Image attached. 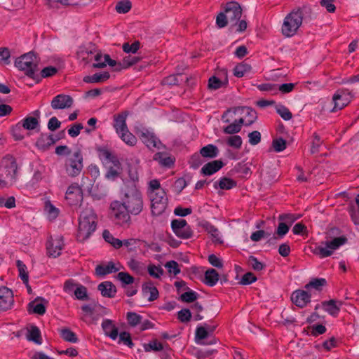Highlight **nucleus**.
<instances>
[{"label": "nucleus", "instance_id": "1", "mask_svg": "<svg viewBox=\"0 0 359 359\" xmlns=\"http://www.w3.org/2000/svg\"><path fill=\"white\" fill-rule=\"evenodd\" d=\"M96 215L91 208L82 210L79 219L76 238L80 242H84L96 229Z\"/></svg>", "mask_w": 359, "mask_h": 359}, {"label": "nucleus", "instance_id": "2", "mask_svg": "<svg viewBox=\"0 0 359 359\" xmlns=\"http://www.w3.org/2000/svg\"><path fill=\"white\" fill-rule=\"evenodd\" d=\"M309 11V8L304 7L294 9L288 13L283 20L281 27L282 34L286 37L295 35Z\"/></svg>", "mask_w": 359, "mask_h": 359}, {"label": "nucleus", "instance_id": "3", "mask_svg": "<svg viewBox=\"0 0 359 359\" xmlns=\"http://www.w3.org/2000/svg\"><path fill=\"white\" fill-rule=\"evenodd\" d=\"M17 163L12 156H6L0 163V189L9 187L17 180Z\"/></svg>", "mask_w": 359, "mask_h": 359}, {"label": "nucleus", "instance_id": "4", "mask_svg": "<svg viewBox=\"0 0 359 359\" xmlns=\"http://www.w3.org/2000/svg\"><path fill=\"white\" fill-rule=\"evenodd\" d=\"M242 16V8L236 1L227 2L224 6V11L220 12L216 18V24L219 28H223L228 23L237 25Z\"/></svg>", "mask_w": 359, "mask_h": 359}, {"label": "nucleus", "instance_id": "5", "mask_svg": "<svg viewBox=\"0 0 359 359\" xmlns=\"http://www.w3.org/2000/svg\"><path fill=\"white\" fill-rule=\"evenodd\" d=\"M38 64L39 60L32 52L24 54L15 61V65L19 70L37 81H39V76L36 74L39 70Z\"/></svg>", "mask_w": 359, "mask_h": 359}, {"label": "nucleus", "instance_id": "6", "mask_svg": "<svg viewBox=\"0 0 359 359\" xmlns=\"http://www.w3.org/2000/svg\"><path fill=\"white\" fill-rule=\"evenodd\" d=\"M130 214L139 215L143 209V201L140 191L133 186L125 194L123 203Z\"/></svg>", "mask_w": 359, "mask_h": 359}, {"label": "nucleus", "instance_id": "7", "mask_svg": "<svg viewBox=\"0 0 359 359\" xmlns=\"http://www.w3.org/2000/svg\"><path fill=\"white\" fill-rule=\"evenodd\" d=\"M346 242L347 238L346 236L337 237L331 241L322 243L321 245L315 246L312 250V252L320 258H325L332 255L334 250L344 245Z\"/></svg>", "mask_w": 359, "mask_h": 359}, {"label": "nucleus", "instance_id": "8", "mask_svg": "<svg viewBox=\"0 0 359 359\" xmlns=\"http://www.w3.org/2000/svg\"><path fill=\"white\" fill-rule=\"evenodd\" d=\"M99 157L104 163H111L113 167H110L106 173V177L109 180H115L121 173V163L118 158L107 149H100Z\"/></svg>", "mask_w": 359, "mask_h": 359}, {"label": "nucleus", "instance_id": "9", "mask_svg": "<svg viewBox=\"0 0 359 359\" xmlns=\"http://www.w3.org/2000/svg\"><path fill=\"white\" fill-rule=\"evenodd\" d=\"M110 215L116 224L124 226L130 224V213L124 203L120 201H114L111 203Z\"/></svg>", "mask_w": 359, "mask_h": 359}, {"label": "nucleus", "instance_id": "10", "mask_svg": "<svg viewBox=\"0 0 359 359\" xmlns=\"http://www.w3.org/2000/svg\"><path fill=\"white\" fill-rule=\"evenodd\" d=\"M83 156L80 151L70 155L65 161V171L72 177L78 176L83 169Z\"/></svg>", "mask_w": 359, "mask_h": 359}, {"label": "nucleus", "instance_id": "11", "mask_svg": "<svg viewBox=\"0 0 359 359\" xmlns=\"http://www.w3.org/2000/svg\"><path fill=\"white\" fill-rule=\"evenodd\" d=\"M151 201V212L154 215H160L167 207L168 198L164 190H159L156 193L151 192L149 194Z\"/></svg>", "mask_w": 359, "mask_h": 359}, {"label": "nucleus", "instance_id": "12", "mask_svg": "<svg viewBox=\"0 0 359 359\" xmlns=\"http://www.w3.org/2000/svg\"><path fill=\"white\" fill-rule=\"evenodd\" d=\"M351 93L348 90H337L332 97V103L334 104V107L330 111L335 112L338 110L342 109L349 104L351 100Z\"/></svg>", "mask_w": 359, "mask_h": 359}, {"label": "nucleus", "instance_id": "13", "mask_svg": "<svg viewBox=\"0 0 359 359\" xmlns=\"http://www.w3.org/2000/svg\"><path fill=\"white\" fill-rule=\"evenodd\" d=\"M65 198L70 205H77L83 200L82 189L78 184H72L68 187Z\"/></svg>", "mask_w": 359, "mask_h": 359}, {"label": "nucleus", "instance_id": "14", "mask_svg": "<svg viewBox=\"0 0 359 359\" xmlns=\"http://www.w3.org/2000/svg\"><path fill=\"white\" fill-rule=\"evenodd\" d=\"M74 102L73 98L65 94H59L53 97L50 105L53 109H64L70 108Z\"/></svg>", "mask_w": 359, "mask_h": 359}, {"label": "nucleus", "instance_id": "15", "mask_svg": "<svg viewBox=\"0 0 359 359\" xmlns=\"http://www.w3.org/2000/svg\"><path fill=\"white\" fill-rule=\"evenodd\" d=\"M63 241L62 238L57 237L48 238L46 243V250L48 256L57 257L61 255V251L63 247Z\"/></svg>", "mask_w": 359, "mask_h": 359}, {"label": "nucleus", "instance_id": "16", "mask_svg": "<svg viewBox=\"0 0 359 359\" xmlns=\"http://www.w3.org/2000/svg\"><path fill=\"white\" fill-rule=\"evenodd\" d=\"M234 114H240L243 115L244 123L243 125L249 126L255 122L257 116L256 111L248 107H240L233 109Z\"/></svg>", "mask_w": 359, "mask_h": 359}, {"label": "nucleus", "instance_id": "17", "mask_svg": "<svg viewBox=\"0 0 359 359\" xmlns=\"http://www.w3.org/2000/svg\"><path fill=\"white\" fill-rule=\"evenodd\" d=\"M13 302L12 290L6 287H0V309L4 311L10 309Z\"/></svg>", "mask_w": 359, "mask_h": 359}, {"label": "nucleus", "instance_id": "18", "mask_svg": "<svg viewBox=\"0 0 359 359\" xmlns=\"http://www.w3.org/2000/svg\"><path fill=\"white\" fill-rule=\"evenodd\" d=\"M291 299L297 306L304 308L311 302V294L307 291L298 290L293 292Z\"/></svg>", "mask_w": 359, "mask_h": 359}, {"label": "nucleus", "instance_id": "19", "mask_svg": "<svg viewBox=\"0 0 359 359\" xmlns=\"http://www.w3.org/2000/svg\"><path fill=\"white\" fill-rule=\"evenodd\" d=\"M201 226L210 236L211 240L215 244H222L224 243L220 232L217 227L208 222H204Z\"/></svg>", "mask_w": 359, "mask_h": 359}, {"label": "nucleus", "instance_id": "20", "mask_svg": "<svg viewBox=\"0 0 359 359\" xmlns=\"http://www.w3.org/2000/svg\"><path fill=\"white\" fill-rule=\"evenodd\" d=\"M140 139L142 141V142L149 149H159L160 145L161 144L159 140L154 135V133L149 132L147 130L142 132Z\"/></svg>", "mask_w": 359, "mask_h": 359}, {"label": "nucleus", "instance_id": "21", "mask_svg": "<svg viewBox=\"0 0 359 359\" xmlns=\"http://www.w3.org/2000/svg\"><path fill=\"white\" fill-rule=\"evenodd\" d=\"M342 305L341 302H337L334 299L325 301L322 302L323 309L330 315L336 317L339 313L340 306Z\"/></svg>", "mask_w": 359, "mask_h": 359}, {"label": "nucleus", "instance_id": "22", "mask_svg": "<svg viewBox=\"0 0 359 359\" xmlns=\"http://www.w3.org/2000/svg\"><path fill=\"white\" fill-rule=\"evenodd\" d=\"M97 289L104 297L112 298L116 293V286L110 281H104L98 285Z\"/></svg>", "mask_w": 359, "mask_h": 359}, {"label": "nucleus", "instance_id": "23", "mask_svg": "<svg viewBox=\"0 0 359 359\" xmlns=\"http://www.w3.org/2000/svg\"><path fill=\"white\" fill-rule=\"evenodd\" d=\"M35 116H27L21 121L22 126L26 130H34L39 125V118L40 116V111L35 110L34 111Z\"/></svg>", "mask_w": 359, "mask_h": 359}, {"label": "nucleus", "instance_id": "24", "mask_svg": "<svg viewBox=\"0 0 359 359\" xmlns=\"http://www.w3.org/2000/svg\"><path fill=\"white\" fill-rule=\"evenodd\" d=\"M102 327L104 334L111 339L115 340L118 337V329L113 324L112 320L105 319L102 323Z\"/></svg>", "mask_w": 359, "mask_h": 359}, {"label": "nucleus", "instance_id": "25", "mask_svg": "<svg viewBox=\"0 0 359 359\" xmlns=\"http://www.w3.org/2000/svg\"><path fill=\"white\" fill-rule=\"evenodd\" d=\"M223 165L224 163L222 161L215 160L204 165L201 169V172L204 175H211L220 170Z\"/></svg>", "mask_w": 359, "mask_h": 359}, {"label": "nucleus", "instance_id": "26", "mask_svg": "<svg viewBox=\"0 0 359 359\" xmlns=\"http://www.w3.org/2000/svg\"><path fill=\"white\" fill-rule=\"evenodd\" d=\"M55 142L53 135L41 134L36 142V146L39 149L46 150Z\"/></svg>", "mask_w": 359, "mask_h": 359}, {"label": "nucleus", "instance_id": "27", "mask_svg": "<svg viewBox=\"0 0 359 359\" xmlns=\"http://www.w3.org/2000/svg\"><path fill=\"white\" fill-rule=\"evenodd\" d=\"M142 291L144 295L149 294L148 300L154 301L158 297V291L151 282H147L142 285Z\"/></svg>", "mask_w": 359, "mask_h": 359}, {"label": "nucleus", "instance_id": "28", "mask_svg": "<svg viewBox=\"0 0 359 359\" xmlns=\"http://www.w3.org/2000/svg\"><path fill=\"white\" fill-rule=\"evenodd\" d=\"M114 128L118 135L126 132L128 128L126 124V115L123 114L114 116Z\"/></svg>", "mask_w": 359, "mask_h": 359}, {"label": "nucleus", "instance_id": "29", "mask_svg": "<svg viewBox=\"0 0 359 359\" xmlns=\"http://www.w3.org/2000/svg\"><path fill=\"white\" fill-rule=\"evenodd\" d=\"M119 269L120 267H116L113 262H110L106 265L97 266L95 271L97 276H104L112 272H116Z\"/></svg>", "mask_w": 359, "mask_h": 359}, {"label": "nucleus", "instance_id": "30", "mask_svg": "<svg viewBox=\"0 0 359 359\" xmlns=\"http://www.w3.org/2000/svg\"><path fill=\"white\" fill-rule=\"evenodd\" d=\"M219 280V274L214 269H209L205 272L204 283L210 287L215 286Z\"/></svg>", "mask_w": 359, "mask_h": 359}, {"label": "nucleus", "instance_id": "31", "mask_svg": "<svg viewBox=\"0 0 359 359\" xmlns=\"http://www.w3.org/2000/svg\"><path fill=\"white\" fill-rule=\"evenodd\" d=\"M243 123H244V118H241L238 120H236L233 123L224 127L223 129V131L225 134H229V135L238 133L241 131Z\"/></svg>", "mask_w": 359, "mask_h": 359}, {"label": "nucleus", "instance_id": "32", "mask_svg": "<svg viewBox=\"0 0 359 359\" xmlns=\"http://www.w3.org/2000/svg\"><path fill=\"white\" fill-rule=\"evenodd\" d=\"M110 77L107 72L103 73H96L92 76H86L83 78V81L88 83H99L107 81Z\"/></svg>", "mask_w": 359, "mask_h": 359}, {"label": "nucleus", "instance_id": "33", "mask_svg": "<svg viewBox=\"0 0 359 359\" xmlns=\"http://www.w3.org/2000/svg\"><path fill=\"white\" fill-rule=\"evenodd\" d=\"M201 155L204 158H213L218 156L219 149L214 144H208L200 149Z\"/></svg>", "mask_w": 359, "mask_h": 359}, {"label": "nucleus", "instance_id": "34", "mask_svg": "<svg viewBox=\"0 0 359 359\" xmlns=\"http://www.w3.org/2000/svg\"><path fill=\"white\" fill-rule=\"evenodd\" d=\"M154 159L158 161L161 165L168 168H170L175 162V159L172 157L161 152L156 153L154 155Z\"/></svg>", "mask_w": 359, "mask_h": 359}, {"label": "nucleus", "instance_id": "35", "mask_svg": "<svg viewBox=\"0 0 359 359\" xmlns=\"http://www.w3.org/2000/svg\"><path fill=\"white\" fill-rule=\"evenodd\" d=\"M236 186V182L232 179L223 177L221 178L219 181H217L214 184L215 188L219 187L221 189H231L233 187Z\"/></svg>", "mask_w": 359, "mask_h": 359}, {"label": "nucleus", "instance_id": "36", "mask_svg": "<svg viewBox=\"0 0 359 359\" xmlns=\"http://www.w3.org/2000/svg\"><path fill=\"white\" fill-rule=\"evenodd\" d=\"M27 339L29 341H34L36 344H42L41 338V332L40 330L36 326H32L30 330H28Z\"/></svg>", "mask_w": 359, "mask_h": 359}, {"label": "nucleus", "instance_id": "37", "mask_svg": "<svg viewBox=\"0 0 359 359\" xmlns=\"http://www.w3.org/2000/svg\"><path fill=\"white\" fill-rule=\"evenodd\" d=\"M102 236L104 241L110 243L114 248L118 249L123 246L122 241L114 238L109 231L105 229L103 231Z\"/></svg>", "mask_w": 359, "mask_h": 359}, {"label": "nucleus", "instance_id": "38", "mask_svg": "<svg viewBox=\"0 0 359 359\" xmlns=\"http://www.w3.org/2000/svg\"><path fill=\"white\" fill-rule=\"evenodd\" d=\"M139 60L140 57L136 56L125 57L122 62L118 63V67H116L115 69L117 71H120L123 69H127L130 66L137 63Z\"/></svg>", "mask_w": 359, "mask_h": 359}, {"label": "nucleus", "instance_id": "39", "mask_svg": "<svg viewBox=\"0 0 359 359\" xmlns=\"http://www.w3.org/2000/svg\"><path fill=\"white\" fill-rule=\"evenodd\" d=\"M251 66L247 63L242 62L236 65L233 69V74L236 77H243L248 73L250 72Z\"/></svg>", "mask_w": 359, "mask_h": 359}, {"label": "nucleus", "instance_id": "40", "mask_svg": "<svg viewBox=\"0 0 359 359\" xmlns=\"http://www.w3.org/2000/svg\"><path fill=\"white\" fill-rule=\"evenodd\" d=\"M43 178V170L37 169L34 172L32 179L27 183V186L30 188H36Z\"/></svg>", "mask_w": 359, "mask_h": 359}, {"label": "nucleus", "instance_id": "41", "mask_svg": "<svg viewBox=\"0 0 359 359\" xmlns=\"http://www.w3.org/2000/svg\"><path fill=\"white\" fill-rule=\"evenodd\" d=\"M16 266L19 271V276L25 284H28L29 276L26 265L21 261L17 260Z\"/></svg>", "mask_w": 359, "mask_h": 359}, {"label": "nucleus", "instance_id": "42", "mask_svg": "<svg viewBox=\"0 0 359 359\" xmlns=\"http://www.w3.org/2000/svg\"><path fill=\"white\" fill-rule=\"evenodd\" d=\"M60 335L66 341L71 343H76L78 341L76 334L68 328L62 329L60 330Z\"/></svg>", "mask_w": 359, "mask_h": 359}, {"label": "nucleus", "instance_id": "43", "mask_svg": "<svg viewBox=\"0 0 359 359\" xmlns=\"http://www.w3.org/2000/svg\"><path fill=\"white\" fill-rule=\"evenodd\" d=\"M120 138L128 145L134 146L137 143V138L128 129L118 135Z\"/></svg>", "mask_w": 359, "mask_h": 359}, {"label": "nucleus", "instance_id": "44", "mask_svg": "<svg viewBox=\"0 0 359 359\" xmlns=\"http://www.w3.org/2000/svg\"><path fill=\"white\" fill-rule=\"evenodd\" d=\"M132 5L129 0H122L116 5V11L118 13H126L131 9Z\"/></svg>", "mask_w": 359, "mask_h": 359}, {"label": "nucleus", "instance_id": "45", "mask_svg": "<svg viewBox=\"0 0 359 359\" xmlns=\"http://www.w3.org/2000/svg\"><path fill=\"white\" fill-rule=\"evenodd\" d=\"M276 112L280 116V117L285 121H289L292 118V114L290 110L282 104H278L276 107Z\"/></svg>", "mask_w": 359, "mask_h": 359}, {"label": "nucleus", "instance_id": "46", "mask_svg": "<svg viewBox=\"0 0 359 359\" xmlns=\"http://www.w3.org/2000/svg\"><path fill=\"white\" fill-rule=\"evenodd\" d=\"M142 316L135 312H128L127 313V320L128 324L132 327H135L140 324Z\"/></svg>", "mask_w": 359, "mask_h": 359}, {"label": "nucleus", "instance_id": "47", "mask_svg": "<svg viewBox=\"0 0 359 359\" xmlns=\"http://www.w3.org/2000/svg\"><path fill=\"white\" fill-rule=\"evenodd\" d=\"M140 42L135 41L132 44L124 43L122 46L123 50L126 53H136L140 48Z\"/></svg>", "mask_w": 359, "mask_h": 359}, {"label": "nucleus", "instance_id": "48", "mask_svg": "<svg viewBox=\"0 0 359 359\" xmlns=\"http://www.w3.org/2000/svg\"><path fill=\"white\" fill-rule=\"evenodd\" d=\"M74 295L79 300H88V295L87 289L82 285H78L74 290Z\"/></svg>", "mask_w": 359, "mask_h": 359}, {"label": "nucleus", "instance_id": "49", "mask_svg": "<svg viewBox=\"0 0 359 359\" xmlns=\"http://www.w3.org/2000/svg\"><path fill=\"white\" fill-rule=\"evenodd\" d=\"M203 157L201 152L194 154L189 161L190 166L194 169L198 168L203 163Z\"/></svg>", "mask_w": 359, "mask_h": 359}, {"label": "nucleus", "instance_id": "50", "mask_svg": "<svg viewBox=\"0 0 359 359\" xmlns=\"http://www.w3.org/2000/svg\"><path fill=\"white\" fill-rule=\"evenodd\" d=\"M45 210L47 212L50 219H55L59 214V210L56 208L50 201L45 203Z\"/></svg>", "mask_w": 359, "mask_h": 359}, {"label": "nucleus", "instance_id": "51", "mask_svg": "<svg viewBox=\"0 0 359 359\" xmlns=\"http://www.w3.org/2000/svg\"><path fill=\"white\" fill-rule=\"evenodd\" d=\"M326 280L325 278H315L308 284L306 285L305 287L309 289V287L315 288L317 290H320L322 287L325 285Z\"/></svg>", "mask_w": 359, "mask_h": 359}, {"label": "nucleus", "instance_id": "52", "mask_svg": "<svg viewBox=\"0 0 359 359\" xmlns=\"http://www.w3.org/2000/svg\"><path fill=\"white\" fill-rule=\"evenodd\" d=\"M165 267L168 269L169 273H172L174 276L179 274L181 271L178 263L174 260L167 262Z\"/></svg>", "mask_w": 359, "mask_h": 359}, {"label": "nucleus", "instance_id": "53", "mask_svg": "<svg viewBox=\"0 0 359 359\" xmlns=\"http://www.w3.org/2000/svg\"><path fill=\"white\" fill-rule=\"evenodd\" d=\"M198 294L197 292L190 290L182 294L180 296V300L187 303L194 302L198 298Z\"/></svg>", "mask_w": 359, "mask_h": 359}, {"label": "nucleus", "instance_id": "54", "mask_svg": "<svg viewBox=\"0 0 359 359\" xmlns=\"http://www.w3.org/2000/svg\"><path fill=\"white\" fill-rule=\"evenodd\" d=\"M116 277L118 280L125 285H130L135 280L134 278L127 272H119Z\"/></svg>", "mask_w": 359, "mask_h": 359}, {"label": "nucleus", "instance_id": "55", "mask_svg": "<svg viewBox=\"0 0 359 359\" xmlns=\"http://www.w3.org/2000/svg\"><path fill=\"white\" fill-rule=\"evenodd\" d=\"M257 88L261 91L269 92L273 95L277 93V84L275 83H262L257 86Z\"/></svg>", "mask_w": 359, "mask_h": 359}, {"label": "nucleus", "instance_id": "56", "mask_svg": "<svg viewBox=\"0 0 359 359\" xmlns=\"http://www.w3.org/2000/svg\"><path fill=\"white\" fill-rule=\"evenodd\" d=\"M144 348L146 352H149L151 351H160L163 348L162 344L158 342L156 340L150 341L147 344H144Z\"/></svg>", "mask_w": 359, "mask_h": 359}, {"label": "nucleus", "instance_id": "57", "mask_svg": "<svg viewBox=\"0 0 359 359\" xmlns=\"http://www.w3.org/2000/svg\"><path fill=\"white\" fill-rule=\"evenodd\" d=\"M227 144L235 149H240L242 145V139L239 135H232L228 137Z\"/></svg>", "mask_w": 359, "mask_h": 359}, {"label": "nucleus", "instance_id": "58", "mask_svg": "<svg viewBox=\"0 0 359 359\" xmlns=\"http://www.w3.org/2000/svg\"><path fill=\"white\" fill-rule=\"evenodd\" d=\"M174 233L177 237L182 239H188L193 235V231L189 226H187V228H182L180 230L176 231Z\"/></svg>", "mask_w": 359, "mask_h": 359}, {"label": "nucleus", "instance_id": "59", "mask_svg": "<svg viewBox=\"0 0 359 359\" xmlns=\"http://www.w3.org/2000/svg\"><path fill=\"white\" fill-rule=\"evenodd\" d=\"M249 265L255 270V271H262L264 265L262 262H260L255 257L250 256L248 259Z\"/></svg>", "mask_w": 359, "mask_h": 359}, {"label": "nucleus", "instance_id": "60", "mask_svg": "<svg viewBox=\"0 0 359 359\" xmlns=\"http://www.w3.org/2000/svg\"><path fill=\"white\" fill-rule=\"evenodd\" d=\"M177 318L182 323H187L191 320V313L188 309H182L178 311Z\"/></svg>", "mask_w": 359, "mask_h": 359}, {"label": "nucleus", "instance_id": "61", "mask_svg": "<svg viewBox=\"0 0 359 359\" xmlns=\"http://www.w3.org/2000/svg\"><path fill=\"white\" fill-rule=\"evenodd\" d=\"M189 226L187 221L183 219H174L171 222V227L173 232L180 230L182 228H187Z\"/></svg>", "mask_w": 359, "mask_h": 359}, {"label": "nucleus", "instance_id": "62", "mask_svg": "<svg viewBox=\"0 0 359 359\" xmlns=\"http://www.w3.org/2000/svg\"><path fill=\"white\" fill-rule=\"evenodd\" d=\"M148 272L151 276L158 278L163 275V270L159 266L151 265L148 267Z\"/></svg>", "mask_w": 359, "mask_h": 359}, {"label": "nucleus", "instance_id": "63", "mask_svg": "<svg viewBox=\"0 0 359 359\" xmlns=\"http://www.w3.org/2000/svg\"><path fill=\"white\" fill-rule=\"evenodd\" d=\"M29 306L33 309V312L39 315H43L46 312V307L42 303H36L32 302L29 304Z\"/></svg>", "mask_w": 359, "mask_h": 359}, {"label": "nucleus", "instance_id": "64", "mask_svg": "<svg viewBox=\"0 0 359 359\" xmlns=\"http://www.w3.org/2000/svg\"><path fill=\"white\" fill-rule=\"evenodd\" d=\"M10 51L7 48H0V62L8 65L10 61Z\"/></svg>", "mask_w": 359, "mask_h": 359}]
</instances>
